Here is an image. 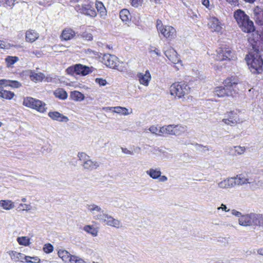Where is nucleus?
<instances>
[{"label": "nucleus", "mask_w": 263, "mask_h": 263, "mask_svg": "<svg viewBox=\"0 0 263 263\" xmlns=\"http://www.w3.org/2000/svg\"><path fill=\"white\" fill-rule=\"evenodd\" d=\"M87 209L95 220L104 223L106 225L119 229L122 227L121 222L118 219L104 212L102 208L95 204H87Z\"/></svg>", "instance_id": "f257e3e1"}, {"label": "nucleus", "mask_w": 263, "mask_h": 263, "mask_svg": "<svg viewBox=\"0 0 263 263\" xmlns=\"http://www.w3.org/2000/svg\"><path fill=\"white\" fill-rule=\"evenodd\" d=\"M224 87H217L214 91L215 95L218 97L234 96L238 93V83L235 79L228 78L224 81Z\"/></svg>", "instance_id": "f03ea898"}, {"label": "nucleus", "mask_w": 263, "mask_h": 263, "mask_svg": "<svg viewBox=\"0 0 263 263\" xmlns=\"http://www.w3.org/2000/svg\"><path fill=\"white\" fill-rule=\"evenodd\" d=\"M234 17L242 31L247 33L254 31L255 27L253 22L243 11L241 9L236 10L234 13Z\"/></svg>", "instance_id": "7ed1b4c3"}, {"label": "nucleus", "mask_w": 263, "mask_h": 263, "mask_svg": "<svg viewBox=\"0 0 263 263\" xmlns=\"http://www.w3.org/2000/svg\"><path fill=\"white\" fill-rule=\"evenodd\" d=\"M246 60L252 73H261L262 72L263 60L257 52L253 54L250 53L246 57Z\"/></svg>", "instance_id": "20e7f679"}, {"label": "nucleus", "mask_w": 263, "mask_h": 263, "mask_svg": "<svg viewBox=\"0 0 263 263\" xmlns=\"http://www.w3.org/2000/svg\"><path fill=\"white\" fill-rule=\"evenodd\" d=\"M157 29L164 37L172 40L176 36V29L171 26L163 25L161 20H158L156 24Z\"/></svg>", "instance_id": "39448f33"}, {"label": "nucleus", "mask_w": 263, "mask_h": 263, "mask_svg": "<svg viewBox=\"0 0 263 263\" xmlns=\"http://www.w3.org/2000/svg\"><path fill=\"white\" fill-rule=\"evenodd\" d=\"M78 157L82 163L84 169L88 171H92L98 168L100 163L96 161H92L90 157L85 153L81 152L78 154Z\"/></svg>", "instance_id": "423d86ee"}, {"label": "nucleus", "mask_w": 263, "mask_h": 263, "mask_svg": "<svg viewBox=\"0 0 263 263\" xmlns=\"http://www.w3.org/2000/svg\"><path fill=\"white\" fill-rule=\"evenodd\" d=\"M171 95L181 98L189 92V87L183 82H177L170 87Z\"/></svg>", "instance_id": "0eeeda50"}, {"label": "nucleus", "mask_w": 263, "mask_h": 263, "mask_svg": "<svg viewBox=\"0 0 263 263\" xmlns=\"http://www.w3.org/2000/svg\"><path fill=\"white\" fill-rule=\"evenodd\" d=\"M67 72L68 73L73 74H81L86 76L91 72L89 67L83 65L82 64H76L74 66H71L67 68Z\"/></svg>", "instance_id": "6e6552de"}, {"label": "nucleus", "mask_w": 263, "mask_h": 263, "mask_svg": "<svg viewBox=\"0 0 263 263\" xmlns=\"http://www.w3.org/2000/svg\"><path fill=\"white\" fill-rule=\"evenodd\" d=\"M233 58L232 52L229 48L220 47L217 50L216 59L218 61L231 60H233Z\"/></svg>", "instance_id": "1a4fd4ad"}, {"label": "nucleus", "mask_w": 263, "mask_h": 263, "mask_svg": "<svg viewBox=\"0 0 263 263\" xmlns=\"http://www.w3.org/2000/svg\"><path fill=\"white\" fill-rule=\"evenodd\" d=\"M104 64L107 66L112 68H116L118 63V58L109 54H104L103 58Z\"/></svg>", "instance_id": "9d476101"}, {"label": "nucleus", "mask_w": 263, "mask_h": 263, "mask_svg": "<svg viewBox=\"0 0 263 263\" xmlns=\"http://www.w3.org/2000/svg\"><path fill=\"white\" fill-rule=\"evenodd\" d=\"M208 25L212 31L219 32L222 29L221 23L215 17H211L209 19Z\"/></svg>", "instance_id": "9b49d317"}, {"label": "nucleus", "mask_w": 263, "mask_h": 263, "mask_svg": "<svg viewBox=\"0 0 263 263\" xmlns=\"http://www.w3.org/2000/svg\"><path fill=\"white\" fill-rule=\"evenodd\" d=\"M250 226L263 227V215L250 213Z\"/></svg>", "instance_id": "f8f14e48"}, {"label": "nucleus", "mask_w": 263, "mask_h": 263, "mask_svg": "<svg viewBox=\"0 0 263 263\" xmlns=\"http://www.w3.org/2000/svg\"><path fill=\"white\" fill-rule=\"evenodd\" d=\"M137 78L140 84L147 86L151 80V75L149 70H147L145 72V73L141 72L138 73L137 74Z\"/></svg>", "instance_id": "ddd939ff"}, {"label": "nucleus", "mask_w": 263, "mask_h": 263, "mask_svg": "<svg viewBox=\"0 0 263 263\" xmlns=\"http://www.w3.org/2000/svg\"><path fill=\"white\" fill-rule=\"evenodd\" d=\"M165 56L173 63L177 64L181 62L177 52L172 48L164 51Z\"/></svg>", "instance_id": "4468645a"}, {"label": "nucleus", "mask_w": 263, "mask_h": 263, "mask_svg": "<svg viewBox=\"0 0 263 263\" xmlns=\"http://www.w3.org/2000/svg\"><path fill=\"white\" fill-rule=\"evenodd\" d=\"M253 18L259 25H263V9L256 7L253 10Z\"/></svg>", "instance_id": "2eb2a0df"}, {"label": "nucleus", "mask_w": 263, "mask_h": 263, "mask_svg": "<svg viewBox=\"0 0 263 263\" xmlns=\"http://www.w3.org/2000/svg\"><path fill=\"white\" fill-rule=\"evenodd\" d=\"M232 178L233 179L234 186L236 185H242L247 183L249 184V182H251L252 179L251 178L245 177L242 174L238 175L236 177Z\"/></svg>", "instance_id": "dca6fc26"}, {"label": "nucleus", "mask_w": 263, "mask_h": 263, "mask_svg": "<svg viewBox=\"0 0 263 263\" xmlns=\"http://www.w3.org/2000/svg\"><path fill=\"white\" fill-rule=\"evenodd\" d=\"M41 103V101L32 97H26L24 99L23 104L26 107L34 109L36 105Z\"/></svg>", "instance_id": "f3484780"}, {"label": "nucleus", "mask_w": 263, "mask_h": 263, "mask_svg": "<svg viewBox=\"0 0 263 263\" xmlns=\"http://www.w3.org/2000/svg\"><path fill=\"white\" fill-rule=\"evenodd\" d=\"M218 187L222 189H227L234 187L233 179L232 177L228 178L218 183Z\"/></svg>", "instance_id": "a211bd4d"}, {"label": "nucleus", "mask_w": 263, "mask_h": 263, "mask_svg": "<svg viewBox=\"0 0 263 263\" xmlns=\"http://www.w3.org/2000/svg\"><path fill=\"white\" fill-rule=\"evenodd\" d=\"M48 116L52 119L60 122H66L68 121V119L67 117L63 115L58 111H50L48 113Z\"/></svg>", "instance_id": "6ab92c4d"}, {"label": "nucleus", "mask_w": 263, "mask_h": 263, "mask_svg": "<svg viewBox=\"0 0 263 263\" xmlns=\"http://www.w3.org/2000/svg\"><path fill=\"white\" fill-rule=\"evenodd\" d=\"M7 253L10 256L12 260L15 262H24V254L15 251H9Z\"/></svg>", "instance_id": "aec40b11"}, {"label": "nucleus", "mask_w": 263, "mask_h": 263, "mask_svg": "<svg viewBox=\"0 0 263 263\" xmlns=\"http://www.w3.org/2000/svg\"><path fill=\"white\" fill-rule=\"evenodd\" d=\"M14 202L10 200H0V209L5 210H10L14 208Z\"/></svg>", "instance_id": "412c9836"}, {"label": "nucleus", "mask_w": 263, "mask_h": 263, "mask_svg": "<svg viewBox=\"0 0 263 263\" xmlns=\"http://www.w3.org/2000/svg\"><path fill=\"white\" fill-rule=\"evenodd\" d=\"M39 37V34L33 30H29L26 31V40L28 42L32 43L36 41Z\"/></svg>", "instance_id": "4be33fe9"}, {"label": "nucleus", "mask_w": 263, "mask_h": 263, "mask_svg": "<svg viewBox=\"0 0 263 263\" xmlns=\"http://www.w3.org/2000/svg\"><path fill=\"white\" fill-rule=\"evenodd\" d=\"M146 174L154 179H157L160 177L161 172L159 168H151L146 172Z\"/></svg>", "instance_id": "5701e85b"}, {"label": "nucleus", "mask_w": 263, "mask_h": 263, "mask_svg": "<svg viewBox=\"0 0 263 263\" xmlns=\"http://www.w3.org/2000/svg\"><path fill=\"white\" fill-rule=\"evenodd\" d=\"M58 254L59 257H60L63 261H69L70 262V258L73 256L71 255L67 251L65 250H59Z\"/></svg>", "instance_id": "b1692460"}, {"label": "nucleus", "mask_w": 263, "mask_h": 263, "mask_svg": "<svg viewBox=\"0 0 263 263\" xmlns=\"http://www.w3.org/2000/svg\"><path fill=\"white\" fill-rule=\"evenodd\" d=\"M75 35V32L70 29H64L61 34V37L65 41L71 39Z\"/></svg>", "instance_id": "393cba45"}, {"label": "nucleus", "mask_w": 263, "mask_h": 263, "mask_svg": "<svg viewBox=\"0 0 263 263\" xmlns=\"http://www.w3.org/2000/svg\"><path fill=\"white\" fill-rule=\"evenodd\" d=\"M30 78L31 81L37 82L42 81L45 77V75L41 72L35 73L31 71L30 74Z\"/></svg>", "instance_id": "a878e982"}, {"label": "nucleus", "mask_w": 263, "mask_h": 263, "mask_svg": "<svg viewBox=\"0 0 263 263\" xmlns=\"http://www.w3.org/2000/svg\"><path fill=\"white\" fill-rule=\"evenodd\" d=\"M250 214L241 216L239 218V224L242 226H250Z\"/></svg>", "instance_id": "bb28decb"}, {"label": "nucleus", "mask_w": 263, "mask_h": 263, "mask_svg": "<svg viewBox=\"0 0 263 263\" xmlns=\"http://www.w3.org/2000/svg\"><path fill=\"white\" fill-rule=\"evenodd\" d=\"M55 97L61 100H65L67 98V93L63 88H58L54 92Z\"/></svg>", "instance_id": "cd10ccee"}, {"label": "nucleus", "mask_w": 263, "mask_h": 263, "mask_svg": "<svg viewBox=\"0 0 263 263\" xmlns=\"http://www.w3.org/2000/svg\"><path fill=\"white\" fill-rule=\"evenodd\" d=\"M70 97L72 100L76 101H81L83 100L84 99V95L78 91L71 92Z\"/></svg>", "instance_id": "c85d7f7f"}, {"label": "nucleus", "mask_w": 263, "mask_h": 263, "mask_svg": "<svg viewBox=\"0 0 263 263\" xmlns=\"http://www.w3.org/2000/svg\"><path fill=\"white\" fill-rule=\"evenodd\" d=\"M249 184L253 189L263 188V180H259L258 178L252 179Z\"/></svg>", "instance_id": "c756f323"}, {"label": "nucleus", "mask_w": 263, "mask_h": 263, "mask_svg": "<svg viewBox=\"0 0 263 263\" xmlns=\"http://www.w3.org/2000/svg\"><path fill=\"white\" fill-rule=\"evenodd\" d=\"M130 16L129 11L127 9H124L120 11V17L123 22L125 23L128 22L129 20Z\"/></svg>", "instance_id": "7c9ffc66"}, {"label": "nucleus", "mask_w": 263, "mask_h": 263, "mask_svg": "<svg viewBox=\"0 0 263 263\" xmlns=\"http://www.w3.org/2000/svg\"><path fill=\"white\" fill-rule=\"evenodd\" d=\"M96 7L98 11L100 13L101 16L104 17L106 15V9L102 2H96Z\"/></svg>", "instance_id": "2f4dec72"}, {"label": "nucleus", "mask_w": 263, "mask_h": 263, "mask_svg": "<svg viewBox=\"0 0 263 263\" xmlns=\"http://www.w3.org/2000/svg\"><path fill=\"white\" fill-rule=\"evenodd\" d=\"M186 130V127L181 125H174V135L179 136Z\"/></svg>", "instance_id": "473e14b6"}, {"label": "nucleus", "mask_w": 263, "mask_h": 263, "mask_svg": "<svg viewBox=\"0 0 263 263\" xmlns=\"http://www.w3.org/2000/svg\"><path fill=\"white\" fill-rule=\"evenodd\" d=\"M174 125H169L161 127L160 132L163 134L174 135Z\"/></svg>", "instance_id": "72a5a7b5"}, {"label": "nucleus", "mask_w": 263, "mask_h": 263, "mask_svg": "<svg viewBox=\"0 0 263 263\" xmlns=\"http://www.w3.org/2000/svg\"><path fill=\"white\" fill-rule=\"evenodd\" d=\"M14 94L10 91L2 89L0 90V97L6 99H11Z\"/></svg>", "instance_id": "f704fd0d"}, {"label": "nucleus", "mask_w": 263, "mask_h": 263, "mask_svg": "<svg viewBox=\"0 0 263 263\" xmlns=\"http://www.w3.org/2000/svg\"><path fill=\"white\" fill-rule=\"evenodd\" d=\"M83 230L85 232H87L88 233H89L91 235H92L93 236H97L98 230L95 227H93L92 226H90V225L85 226L84 227Z\"/></svg>", "instance_id": "c9c22d12"}, {"label": "nucleus", "mask_w": 263, "mask_h": 263, "mask_svg": "<svg viewBox=\"0 0 263 263\" xmlns=\"http://www.w3.org/2000/svg\"><path fill=\"white\" fill-rule=\"evenodd\" d=\"M18 61V58L17 57L8 56L5 59L7 67H11Z\"/></svg>", "instance_id": "e433bc0d"}, {"label": "nucleus", "mask_w": 263, "mask_h": 263, "mask_svg": "<svg viewBox=\"0 0 263 263\" xmlns=\"http://www.w3.org/2000/svg\"><path fill=\"white\" fill-rule=\"evenodd\" d=\"M113 112L123 115H127L129 114L128 109L126 108L121 106L114 107Z\"/></svg>", "instance_id": "4c0bfd02"}, {"label": "nucleus", "mask_w": 263, "mask_h": 263, "mask_svg": "<svg viewBox=\"0 0 263 263\" xmlns=\"http://www.w3.org/2000/svg\"><path fill=\"white\" fill-rule=\"evenodd\" d=\"M17 241L20 245L25 246H29L30 244V239L26 236L18 237Z\"/></svg>", "instance_id": "58836bf2"}, {"label": "nucleus", "mask_w": 263, "mask_h": 263, "mask_svg": "<svg viewBox=\"0 0 263 263\" xmlns=\"http://www.w3.org/2000/svg\"><path fill=\"white\" fill-rule=\"evenodd\" d=\"M46 104L44 102L41 101V103H39V105H36L34 109L40 112L44 113L46 111Z\"/></svg>", "instance_id": "ea45409f"}, {"label": "nucleus", "mask_w": 263, "mask_h": 263, "mask_svg": "<svg viewBox=\"0 0 263 263\" xmlns=\"http://www.w3.org/2000/svg\"><path fill=\"white\" fill-rule=\"evenodd\" d=\"M24 259H25L27 262L29 263H40L41 260L40 259L37 257H30L25 255Z\"/></svg>", "instance_id": "a19ab883"}, {"label": "nucleus", "mask_w": 263, "mask_h": 263, "mask_svg": "<svg viewBox=\"0 0 263 263\" xmlns=\"http://www.w3.org/2000/svg\"><path fill=\"white\" fill-rule=\"evenodd\" d=\"M222 121L224 122L226 124L230 126H233L237 122L236 120H235L233 119V118H230V119H228L226 117H224L222 120Z\"/></svg>", "instance_id": "79ce46f5"}, {"label": "nucleus", "mask_w": 263, "mask_h": 263, "mask_svg": "<svg viewBox=\"0 0 263 263\" xmlns=\"http://www.w3.org/2000/svg\"><path fill=\"white\" fill-rule=\"evenodd\" d=\"M148 130L151 132V133L153 134H155L157 136H161L162 134V133L160 132L161 128L159 129L155 126H151Z\"/></svg>", "instance_id": "37998d69"}, {"label": "nucleus", "mask_w": 263, "mask_h": 263, "mask_svg": "<svg viewBox=\"0 0 263 263\" xmlns=\"http://www.w3.org/2000/svg\"><path fill=\"white\" fill-rule=\"evenodd\" d=\"M70 263H87L84 259L79 256L74 255L70 258Z\"/></svg>", "instance_id": "c03bdc74"}, {"label": "nucleus", "mask_w": 263, "mask_h": 263, "mask_svg": "<svg viewBox=\"0 0 263 263\" xmlns=\"http://www.w3.org/2000/svg\"><path fill=\"white\" fill-rule=\"evenodd\" d=\"M85 15L94 17L97 15V12L96 10L89 5V8H88V10L86 12Z\"/></svg>", "instance_id": "a18cd8bd"}, {"label": "nucleus", "mask_w": 263, "mask_h": 263, "mask_svg": "<svg viewBox=\"0 0 263 263\" xmlns=\"http://www.w3.org/2000/svg\"><path fill=\"white\" fill-rule=\"evenodd\" d=\"M53 247L50 243H46L43 247V251L46 253H50L53 251Z\"/></svg>", "instance_id": "49530a36"}, {"label": "nucleus", "mask_w": 263, "mask_h": 263, "mask_svg": "<svg viewBox=\"0 0 263 263\" xmlns=\"http://www.w3.org/2000/svg\"><path fill=\"white\" fill-rule=\"evenodd\" d=\"M9 86L17 88L21 86V83L17 81H12L9 80Z\"/></svg>", "instance_id": "de8ad7c7"}, {"label": "nucleus", "mask_w": 263, "mask_h": 263, "mask_svg": "<svg viewBox=\"0 0 263 263\" xmlns=\"http://www.w3.org/2000/svg\"><path fill=\"white\" fill-rule=\"evenodd\" d=\"M224 117L230 119V118H233L235 120H236L237 121V114L234 111H230L228 112L227 114H225Z\"/></svg>", "instance_id": "09e8293b"}, {"label": "nucleus", "mask_w": 263, "mask_h": 263, "mask_svg": "<svg viewBox=\"0 0 263 263\" xmlns=\"http://www.w3.org/2000/svg\"><path fill=\"white\" fill-rule=\"evenodd\" d=\"M95 82L99 84V85L101 86H104L106 85L107 84V82L106 80L103 79L102 78H96L95 80Z\"/></svg>", "instance_id": "8fccbe9b"}, {"label": "nucleus", "mask_w": 263, "mask_h": 263, "mask_svg": "<svg viewBox=\"0 0 263 263\" xmlns=\"http://www.w3.org/2000/svg\"><path fill=\"white\" fill-rule=\"evenodd\" d=\"M15 1L16 0H5V3L4 4V6L5 7V4L7 6L10 7V8L12 9L15 5Z\"/></svg>", "instance_id": "3c124183"}, {"label": "nucleus", "mask_w": 263, "mask_h": 263, "mask_svg": "<svg viewBox=\"0 0 263 263\" xmlns=\"http://www.w3.org/2000/svg\"><path fill=\"white\" fill-rule=\"evenodd\" d=\"M82 36L84 39L87 41H91L93 38L92 35L91 33L87 32H84L82 34Z\"/></svg>", "instance_id": "603ef678"}, {"label": "nucleus", "mask_w": 263, "mask_h": 263, "mask_svg": "<svg viewBox=\"0 0 263 263\" xmlns=\"http://www.w3.org/2000/svg\"><path fill=\"white\" fill-rule=\"evenodd\" d=\"M19 207H22V210L29 211L31 209V206L30 204H23L21 203L19 205Z\"/></svg>", "instance_id": "864d4df0"}, {"label": "nucleus", "mask_w": 263, "mask_h": 263, "mask_svg": "<svg viewBox=\"0 0 263 263\" xmlns=\"http://www.w3.org/2000/svg\"><path fill=\"white\" fill-rule=\"evenodd\" d=\"M142 3V0H132L131 4L134 7H138L141 6Z\"/></svg>", "instance_id": "5fc2aeb1"}, {"label": "nucleus", "mask_w": 263, "mask_h": 263, "mask_svg": "<svg viewBox=\"0 0 263 263\" xmlns=\"http://www.w3.org/2000/svg\"><path fill=\"white\" fill-rule=\"evenodd\" d=\"M88 8H89V5H84L82 6L81 8H80L78 11H80L81 13L85 14Z\"/></svg>", "instance_id": "6e6d98bb"}, {"label": "nucleus", "mask_w": 263, "mask_h": 263, "mask_svg": "<svg viewBox=\"0 0 263 263\" xmlns=\"http://www.w3.org/2000/svg\"><path fill=\"white\" fill-rule=\"evenodd\" d=\"M234 150L236 153L239 155H240L244 152L245 148L241 146H235Z\"/></svg>", "instance_id": "4d7b16f0"}, {"label": "nucleus", "mask_w": 263, "mask_h": 263, "mask_svg": "<svg viewBox=\"0 0 263 263\" xmlns=\"http://www.w3.org/2000/svg\"><path fill=\"white\" fill-rule=\"evenodd\" d=\"M85 52L86 54L90 55V56L96 55L97 53V52L94 51L90 49H87L85 50Z\"/></svg>", "instance_id": "13d9d810"}, {"label": "nucleus", "mask_w": 263, "mask_h": 263, "mask_svg": "<svg viewBox=\"0 0 263 263\" xmlns=\"http://www.w3.org/2000/svg\"><path fill=\"white\" fill-rule=\"evenodd\" d=\"M121 150H122V152L124 154H128V155H134L133 152L128 150L126 148L121 147Z\"/></svg>", "instance_id": "bf43d9fd"}, {"label": "nucleus", "mask_w": 263, "mask_h": 263, "mask_svg": "<svg viewBox=\"0 0 263 263\" xmlns=\"http://www.w3.org/2000/svg\"><path fill=\"white\" fill-rule=\"evenodd\" d=\"M0 85H4L5 86H9V80L5 79H2L0 80Z\"/></svg>", "instance_id": "052dcab7"}, {"label": "nucleus", "mask_w": 263, "mask_h": 263, "mask_svg": "<svg viewBox=\"0 0 263 263\" xmlns=\"http://www.w3.org/2000/svg\"><path fill=\"white\" fill-rule=\"evenodd\" d=\"M232 214L233 215H235L237 217H239V218L240 217L241 215V213L235 210H233L232 211Z\"/></svg>", "instance_id": "680f3d73"}, {"label": "nucleus", "mask_w": 263, "mask_h": 263, "mask_svg": "<svg viewBox=\"0 0 263 263\" xmlns=\"http://www.w3.org/2000/svg\"><path fill=\"white\" fill-rule=\"evenodd\" d=\"M158 179L160 182H165L167 180V178L165 176H161V175H160V177H159Z\"/></svg>", "instance_id": "e2e57ef3"}, {"label": "nucleus", "mask_w": 263, "mask_h": 263, "mask_svg": "<svg viewBox=\"0 0 263 263\" xmlns=\"http://www.w3.org/2000/svg\"><path fill=\"white\" fill-rule=\"evenodd\" d=\"M220 209H221L223 211H224L226 212H228L230 210L229 209H227V206L223 204H222L221 206L218 208V210Z\"/></svg>", "instance_id": "0e129e2a"}, {"label": "nucleus", "mask_w": 263, "mask_h": 263, "mask_svg": "<svg viewBox=\"0 0 263 263\" xmlns=\"http://www.w3.org/2000/svg\"><path fill=\"white\" fill-rule=\"evenodd\" d=\"M141 151V148L139 146H137L134 148V151H133L134 153L139 154Z\"/></svg>", "instance_id": "69168bd1"}, {"label": "nucleus", "mask_w": 263, "mask_h": 263, "mask_svg": "<svg viewBox=\"0 0 263 263\" xmlns=\"http://www.w3.org/2000/svg\"><path fill=\"white\" fill-rule=\"evenodd\" d=\"M201 3L206 7H208L209 5V0H201Z\"/></svg>", "instance_id": "338daca9"}, {"label": "nucleus", "mask_w": 263, "mask_h": 263, "mask_svg": "<svg viewBox=\"0 0 263 263\" xmlns=\"http://www.w3.org/2000/svg\"><path fill=\"white\" fill-rule=\"evenodd\" d=\"M257 252L258 254L263 256V248L258 249Z\"/></svg>", "instance_id": "774afa93"}]
</instances>
